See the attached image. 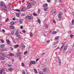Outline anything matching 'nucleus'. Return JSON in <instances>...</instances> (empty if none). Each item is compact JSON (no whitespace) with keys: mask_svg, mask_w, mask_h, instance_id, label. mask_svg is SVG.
<instances>
[{"mask_svg":"<svg viewBox=\"0 0 74 74\" xmlns=\"http://www.w3.org/2000/svg\"><path fill=\"white\" fill-rule=\"evenodd\" d=\"M37 62H36L34 61H31L30 62V64H36Z\"/></svg>","mask_w":74,"mask_h":74,"instance_id":"f257e3e1","label":"nucleus"},{"mask_svg":"<svg viewBox=\"0 0 74 74\" xmlns=\"http://www.w3.org/2000/svg\"><path fill=\"white\" fill-rule=\"evenodd\" d=\"M4 72V68H3L1 70H0V74H2Z\"/></svg>","mask_w":74,"mask_h":74,"instance_id":"f03ea898","label":"nucleus"},{"mask_svg":"<svg viewBox=\"0 0 74 74\" xmlns=\"http://www.w3.org/2000/svg\"><path fill=\"white\" fill-rule=\"evenodd\" d=\"M21 54V52H18L16 54V57H19V55H20Z\"/></svg>","mask_w":74,"mask_h":74,"instance_id":"7ed1b4c3","label":"nucleus"},{"mask_svg":"<svg viewBox=\"0 0 74 74\" xmlns=\"http://www.w3.org/2000/svg\"><path fill=\"white\" fill-rule=\"evenodd\" d=\"M25 18L28 19H30V20H31V19H32V17H31V16H26Z\"/></svg>","mask_w":74,"mask_h":74,"instance_id":"20e7f679","label":"nucleus"},{"mask_svg":"<svg viewBox=\"0 0 74 74\" xmlns=\"http://www.w3.org/2000/svg\"><path fill=\"white\" fill-rule=\"evenodd\" d=\"M10 29H15V27H14V26L12 25H11L10 26Z\"/></svg>","mask_w":74,"mask_h":74,"instance_id":"39448f33","label":"nucleus"},{"mask_svg":"<svg viewBox=\"0 0 74 74\" xmlns=\"http://www.w3.org/2000/svg\"><path fill=\"white\" fill-rule=\"evenodd\" d=\"M56 12V11L55 9H53L52 10V13L53 14H54Z\"/></svg>","mask_w":74,"mask_h":74,"instance_id":"423d86ee","label":"nucleus"},{"mask_svg":"<svg viewBox=\"0 0 74 74\" xmlns=\"http://www.w3.org/2000/svg\"><path fill=\"white\" fill-rule=\"evenodd\" d=\"M15 35H16L18 37H20V35H19V34H18V32H16L15 33Z\"/></svg>","mask_w":74,"mask_h":74,"instance_id":"0eeeda50","label":"nucleus"},{"mask_svg":"<svg viewBox=\"0 0 74 74\" xmlns=\"http://www.w3.org/2000/svg\"><path fill=\"white\" fill-rule=\"evenodd\" d=\"M32 7V5L31 4V3H29L28 5V6L27 7V8L28 9H29V8H30Z\"/></svg>","mask_w":74,"mask_h":74,"instance_id":"6e6552de","label":"nucleus"},{"mask_svg":"<svg viewBox=\"0 0 74 74\" xmlns=\"http://www.w3.org/2000/svg\"><path fill=\"white\" fill-rule=\"evenodd\" d=\"M67 47H68V46H67V45H66L64 48V51H66V50H67Z\"/></svg>","mask_w":74,"mask_h":74,"instance_id":"1a4fd4ad","label":"nucleus"},{"mask_svg":"<svg viewBox=\"0 0 74 74\" xmlns=\"http://www.w3.org/2000/svg\"><path fill=\"white\" fill-rule=\"evenodd\" d=\"M37 4V2H36V1H33L32 3V5L34 6L35 5H36Z\"/></svg>","mask_w":74,"mask_h":74,"instance_id":"9d476101","label":"nucleus"},{"mask_svg":"<svg viewBox=\"0 0 74 74\" xmlns=\"http://www.w3.org/2000/svg\"><path fill=\"white\" fill-rule=\"evenodd\" d=\"M58 17L59 19H60L59 21H61V20H60V19H62V16L61 15H59L58 14Z\"/></svg>","mask_w":74,"mask_h":74,"instance_id":"9b49d317","label":"nucleus"},{"mask_svg":"<svg viewBox=\"0 0 74 74\" xmlns=\"http://www.w3.org/2000/svg\"><path fill=\"white\" fill-rule=\"evenodd\" d=\"M25 10H26V8H23L21 9V11H22V12H24V11H25Z\"/></svg>","mask_w":74,"mask_h":74,"instance_id":"f8f14e48","label":"nucleus"},{"mask_svg":"<svg viewBox=\"0 0 74 74\" xmlns=\"http://www.w3.org/2000/svg\"><path fill=\"white\" fill-rule=\"evenodd\" d=\"M4 2H2V1L0 2V5H1L3 6V5H4Z\"/></svg>","mask_w":74,"mask_h":74,"instance_id":"ddd939ff","label":"nucleus"},{"mask_svg":"<svg viewBox=\"0 0 74 74\" xmlns=\"http://www.w3.org/2000/svg\"><path fill=\"white\" fill-rule=\"evenodd\" d=\"M43 7H46L48 6V4H44L42 5Z\"/></svg>","mask_w":74,"mask_h":74,"instance_id":"4468645a","label":"nucleus"},{"mask_svg":"<svg viewBox=\"0 0 74 74\" xmlns=\"http://www.w3.org/2000/svg\"><path fill=\"white\" fill-rule=\"evenodd\" d=\"M47 68H44L43 69V72H45V71H47Z\"/></svg>","mask_w":74,"mask_h":74,"instance_id":"2eb2a0df","label":"nucleus"},{"mask_svg":"<svg viewBox=\"0 0 74 74\" xmlns=\"http://www.w3.org/2000/svg\"><path fill=\"white\" fill-rule=\"evenodd\" d=\"M0 59H1V60H4L5 59V58H4V57L3 56H0Z\"/></svg>","mask_w":74,"mask_h":74,"instance_id":"dca6fc26","label":"nucleus"},{"mask_svg":"<svg viewBox=\"0 0 74 74\" xmlns=\"http://www.w3.org/2000/svg\"><path fill=\"white\" fill-rule=\"evenodd\" d=\"M19 45H14V48H18V47H19Z\"/></svg>","mask_w":74,"mask_h":74,"instance_id":"f3484780","label":"nucleus"},{"mask_svg":"<svg viewBox=\"0 0 74 74\" xmlns=\"http://www.w3.org/2000/svg\"><path fill=\"white\" fill-rule=\"evenodd\" d=\"M14 11H16L17 12H20L21 11V10L19 9L14 10Z\"/></svg>","mask_w":74,"mask_h":74,"instance_id":"a211bd4d","label":"nucleus"},{"mask_svg":"<svg viewBox=\"0 0 74 74\" xmlns=\"http://www.w3.org/2000/svg\"><path fill=\"white\" fill-rule=\"evenodd\" d=\"M9 55L10 56H14V54L13 53H10L9 54Z\"/></svg>","mask_w":74,"mask_h":74,"instance_id":"6ab92c4d","label":"nucleus"},{"mask_svg":"<svg viewBox=\"0 0 74 74\" xmlns=\"http://www.w3.org/2000/svg\"><path fill=\"white\" fill-rule=\"evenodd\" d=\"M62 14H62V12H60L58 13V15H62Z\"/></svg>","mask_w":74,"mask_h":74,"instance_id":"aec40b11","label":"nucleus"},{"mask_svg":"<svg viewBox=\"0 0 74 74\" xmlns=\"http://www.w3.org/2000/svg\"><path fill=\"white\" fill-rule=\"evenodd\" d=\"M29 35L31 37H33V33L31 32L30 34Z\"/></svg>","mask_w":74,"mask_h":74,"instance_id":"412c9836","label":"nucleus"},{"mask_svg":"<svg viewBox=\"0 0 74 74\" xmlns=\"http://www.w3.org/2000/svg\"><path fill=\"white\" fill-rule=\"evenodd\" d=\"M5 47V45L4 44H1V48H3V47Z\"/></svg>","mask_w":74,"mask_h":74,"instance_id":"4be33fe9","label":"nucleus"},{"mask_svg":"<svg viewBox=\"0 0 74 74\" xmlns=\"http://www.w3.org/2000/svg\"><path fill=\"white\" fill-rule=\"evenodd\" d=\"M21 48L23 49H24V48H25V45H21Z\"/></svg>","mask_w":74,"mask_h":74,"instance_id":"5701e85b","label":"nucleus"},{"mask_svg":"<svg viewBox=\"0 0 74 74\" xmlns=\"http://www.w3.org/2000/svg\"><path fill=\"white\" fill-rule=\"evenodd\" d=\"M19 22L20 23V24H22L23 23V21L22 20H19Z\"/></svg>","mask_w":74,"mask_h":74,"instance_id":"b1692460","label":"nucleus"},{"mask_svg":"<svg viewBox=\"0 0 74 74\" xmlns=\"http://www.w3.org/2000/svg\"><path fill=\"white\" fill-rule=\"evenodd\" d=\"M34 70L35 71V73H36V74L38 73V72H37V69H34Z\"/></svg>","mask_w":74,"mask_h":74,"instance_id":"393cba45","label":"nucleus"},{"mask_svg":"<svg viewBox=\"0 0 74 74\" xmlns=\"http://www.w3.org/2000/svg\"><path fill=\"white\" fill-rule=\"evenodd\" d=\"M8 70L9 71H11L12 70V68H10L8 69Z\"/></svg>","mask_w":74,"mask_h":74,"instance_id":"a878e982","label":"nucleus"},{"mask_svg":"<svg viewBox=\"0 0 74 74\" xmlns=\"http://www.w3.org/2000/svg\"><path fill=\"white\" fill-rule=\"evenodd\" d=\"M74 19H73L72 21V25H74Z\"/></svg>","mask_w":74,"mask_h":74,"instance_id":"bb28decb","label":"nucleus"},{"mask_svg":"<svg viewBox=\"0 0 74 74\" xmlns=\"http://www.w3.org/2000/svg\"><path fill=\"white\" fill-rule=\"evenodd\" d=\"M33 15H34V16H37L38 15L37 14H36L35 13H34Z\"/></svg>","mask_w":74,"mask_h":74,"instance_id":"cd10ccee","label":"nucleus"},{"mask_svg":"<svg viewBox=\"0 0 74 74\" xmlns=\"http://www.w3.org/2000/svg\"><path fill=\"white\" fill-rule=\"evenodd\" d=\"M56 32L54 31L52 33V34H53V35H54V34H56Z\"/></svg>","mask_w":74,"mask_h":74,"instance_id":"c85d7f7f","label":"nucleus"},{"mask_svg":"<svg viewBox=\"0 0 74 74\" xmlns=\"http://www.w3.org/2000/svg\"><path fill=\"white\" fill-rule=\"evenodd\" d=\"M19 15H20V14H19V13L16 14V16L17 17H19Z\"/></svg>","mask_w":74,"mask_h":74,"instance_id":"c756f323","label":"nucleus"},{"mask_svg":"<svg viewBox=\"0 0 74 74\" xmlns=\"http://www.w3.org/2000/svg\"><path fill=\"white\" fill-rule=\"evenodd\" d=\"M10 23H11V25H14V22L12 21Z\"/></svg>","mask_w":74,"mask_h":74,"instance_id":"7c9ffc66","label":"nucleus"},{"mask_svg":"<svg viewBox=\"0 0 74 74\" xmlns=\"http://www.w3.org/2000/svg\"><path fill=\"white\" fill-rule=\"evenodd\" d=\"M2 51H7V48H5V49H2Z\"/></svg>","mask_w":74,"mask_h":74,"instance_id":"2f4dec72","label":"nucleus"},{"mask_svg":"<svg viewBox=\"0 0 74 74\" xmlns=\"http://www.w3.org/2000/svg\"><path fill=\"white\" fill-rule=\"evenodd\" d=\"M38 23H40V24L41 23V21H40V20L39 19L38 20Z\"/></svg>","mask_w":74,"mask_h":74,"instance_id":"473e14b6","label":"nucleus"},{"mask_svg":"<svg viewBox=\"0 0 74 74\" xmlns=\"http://www.w3.org/2000/svg\"><path fill=\"white\" fill-rule=\"evenodd\" d=\"M8 20H9V19H8V18H7L5 21L6 22H8Z\"/></svg>","mask_w":74,"mask_h":74,"instance_id":"72a5a7b5","label":"nucleus"},{"mask_svg":"<svg viewBox=\"0 0 74 74\" xmlns=\"http://www.w3.org/2000/svg\"><path fill=\"white\" fill-rule=\"evenodd\" d=\"M8 67H11V64H8Z\"/></svg>","mask_w":74,"mask_h":74,"instance_id":"f704fd0d","label":"nucleus"},{"mask_svg":"<svg viewBox=\"0 0 74 74\" xmlns=\"http://www.w3.org/2000/svg\"><path fill=\"white\" fill-rule=\"evenodd\" d=\"M58 62L59 63V64L60 66H61V65L62 64L61 61H59V62Z\"/></svg>","mask_w":74,"mask_h":74,"instance_id":"c9c22d12","label":"nucleus"},{"mask_svg":"<svg viewBox=\"0 0 74 74\" xmlns=\"http://www.w3.org/2000/svg\"><path fill=\"white\" fill-rule=\"evenodd\" d=\"M27 53V51H26L24 53V55H26V54Z\"/></svg>","mask_w":74,"mask_h":74,"instance_id":"e433bc0d","label":"nucleus"},{"mask_svg":"<svg viewBox=\"0 0 74 74\" xmlns=\"http://www.w3.org/2000/svg\"><path fill=\"white\" fill-rule=\"evenodd\" d=\"M21 64H22V66L24 67V66H25V65H24V63H23V62H22Z\"/></svg>","mask_w":74,"mask_h":74,"instance_id":"4c0bfd02","label":"nucleus"},{"mask_svg":"<svg viewBox=\"0 0 74 74\" xmlns=\"http://www.w3.org/2000/svg\"><path fill=\"white\" fill-rule=\"evenodd\" d=\"M1 42H2V43H4V40H1Z\"/></svg>","mask_w":74,"mask_h":74,"instance_id":"58836bf2","label":"nucleus"},{"mask_svg":"<svg viewBox=\"0 0 74 74\" xmlns=\"http://www.w3.org/2000/svg\"><path fill=\"white\" fill-rule=\"evenodd\" d=\"M53 23H54L55 24H56V22L54 20H53Z\"/></svg>","mask_w":74,"mask_h":74,"instance_id":"ea45409f","label":"nucleus"},{"mask_svg":"<svg viewBox=\"0 0 74 74\" xmlns=\"http://www.w3.org/2000/svg\"><path fill=\"white\" fill-rule=\"evenodd\" d=\"M7 42H8V43H9V44H10V40H9L8 39L7 40Z\"/></svg>","mask_w":74,"mask_h":74,"instance_id":"a19ab883","label":"nucleus"},{"mask_svg":"<svg viewBox=\"0 0 74 74\" xmlns=\"http://www.w3.org/2000/svg\"><path fill=\"white\" fill-rule=\"evenodd\" d=\"M73 36H74V35H71L70 37L71 38H73Z\"/></svg>","mask_w":74,"mask_h":74,"instance_id":"79ce46f5","label":"nucleus"},{"mask_svg":"<svg viewBox=\"0 0 74 74\" xmlns=\"http://www.w3.org/2000/svg\"><path fill=\"white\" fill-rule=\"evenodd\" d=\"M44 10V11H47V8H45Z\"/></svg>","mask_w":74,"mask_h":74,"instance_id":"37998d69","label":"nucleus"},{"mask_svg":"<svg viewBox=\"0 0 74 74\" xmlns=\"http://www.w3.org/2000/svg\"><path fill=\"white\" fill-rule=\"evenodd\" d=\"M22 58L21 57V56H20L19 58V59L20 60H21L22 59Z\"/></svg>","mask_w":74,"mask_h":74,"instance_id":"c03bdc74","label":"nucleus"},{"mask_svg":"<svg viewBox=\"0 0 74 74\" xmlns=\"http://www.w3.org/2000/svg\"><path fill=\"white\" fill-rule=\"evenodd\" d=\"M58 62H61V59H60V58L58 59Z\"/></svg>","mask_w":74,"mask_h":74,"instance_id":"a18cd8bd","label":"nucleus"},{"mask_svg":"<svg viewBox=\"0 0 74 74\" xmlns=\"http://www.w3.org/2000/svg\"><path fill=\"white\" fill-rule=\"evenodd\" d=\"M47 1L48 3H49L51 1V0H47Z\"/></svg>","mask_w":74,"mask_h":74,"instance_id":"49530a36","label":"nucleus"},{"mask_svg":"<svg viewBox=\"0 0 74 74\" xmlns=\"http://www.w3.org/2000/svg\"><path fill=\"white\" fill-rule=\"evenodd\" d=\"M58 38H59V37H57V38H55V39L56 40H58Z\"/></svg>","mask_w":74,"mask_h":74,"instance_id":"de8ad7c7","label":"nucleus"},{"mask_svg":"<svg viewBox=\"0 0 74 74\" xmlns=\"http://www.w3.org/2000/svg\"><path fill=\"white\" fill-rule=\"evenodd\" d=\"M10 49H11V50H12V51H13V49H13V48H12V47H10Z\"/></svg>","mask_w":74,"mask_h":74,"instance_id":"09e8293b","label":"nucleus"},{"mask_svg":"<svg viewBox=\"0 0 74 74\" xmlns=\"http://www.w3.org/2000/svg\"><path fill=\"white\" fill-rule=\"evenodd\" d=\"M57 1H58V0H55V3H57Z\"/></svg>","mask_w":74,"mask_h":74,"instance_id":"8fccbe9b","label":"nucleus"},{"mask_svg":"<svg viewBox=\"0 0 74 74\" xmlns=\"http://www.w3.org/2000/svg\"><path fill=\"white\" fill-rule=\"evenodd\" d=\"M45 26L46 27H47V28L48 27V25H45Z\"/></svg>","mask_w":74,"mask_h":74,"instance_id":"3c124183","label":"nucleus"},{"mask_svg":"<svg viewBox=\"0 0 74 74\" xmlns=\"http://www.w3.org/2000/svg\"><path fill=\"white\" fill-rule=\"evenodd\" d=\"M23 33H26V31L25 30H23Z\"/></svg>","mask_w":74,"mask_h":74,"instance_id":"603ef678","label":"nucleus"},{"mask_svg":"<svg viewBox=\"0 0 74 74\" xmlns=\"http://www.w3.org/2000/svg\"><path fill=\"white\" fill-rule=\"evenodd\" d=\"M20 27H21V29H23V27L22 26H21Z\"/></svg>","mask_w":74,"mask_h":74,"instance_id":"864d4df0","label":"nucleus"},{"mask_svg":"<svg viewBox=\"0 0 74 74\" xmlns=\"http://www.w3.org/2000/svg\"><path fill=\"white\" fill-rule=\"evenodd\" d=\"M45 53H43L41 54L42 56V55H45Z\"/></svg>","mask_w":74,"mask_h":74,"instance_id":"5fc2aeb1","label":"nucleus"},{"mask_svg":"<svg viewBox=\"0 0 74 74\" xmlns=\"http://www.w3.org/2000/svg\"><path fill=\"white\" fill-rule=\"evenodd\" d=\"M58 2H59V3H62V1L60 0L58 1Z\"/></svg>","mask_w":74,"mask_h":74,"instance_id":"6e6d98bb","label":"nucleus"},{"mask_svg":"<svg viewBox=\"0 0 74 74\" xmlns=\"http://www.w3.org/2000/svg\"><path fill=\"white\" fill-rule=\"evenodd\" d=\"M39 74H43L44 73H41V72H39Z\"/></svg>","mask_w":74,"mask_h":74,"instance_id":"4d7b16f0","label":"nucleus"},{"mask_svg":"<svg viewBox=\"0 0 74 74\" xmlns=\"http://www.w3.org/2000/svg\"><path fill=\"white\" fill-rule=\"evenodd\" d=\"M36 62H37V61H38V59H37L36 60Z\"/></svg>","mask_w":74,"mask_h":74,"instance_id":"13d9d810","label":"nucleus"},{"mask_svg":"<svg viewBox=\"0 0 74 74\" xmlns=\"http://www.w3.org/2000/svg\"><path fill=\"white\" fill-rule=\"evenodd\" d=\"M23 74H26V73L25 72V71H24L23 72Z\"/></svg>","mask_w":74,"mask_h":74,"instance_id":"bf43d9fd","label":"nucleus"},{"mask_svg":"<svg viewBox=\"0 0 74 74\" xmlns=\"http://www.w3.org/2000/svg\"><path fill=\"white\" fill-rule=\"evenodd\" d=\"M17 41H19V39H18V38H17Z\"/></svg>","mask_w":74,"mask_h":74,"instance_id":"052dcab7","label":"nucleus"},{"mask_svg":"<svg viewBox=\"0 0 74 74\" xmlns=\"http://www.w3.org/2000/svg\"><path fill=\"white\" fill-rule=\"evenodd\" d=\"M2 31L3 32H5V30L4 29H2Z\"/></svg>","mask_w":74,"mask_h":74,"instance_id":"680f3d73","label":"nucleus"},{"mask_svg":"<svg viewBox=\"0 0 74 74\" xmlns=\"http://www.w3.org/2000/svg\"><path fill=\"white\" fill-rule=\"evenodd\" d=\"M3 6H4V7L5 8H6V6L5 5H3Z\"/></svg>","mask_w":74,"mask_h":74,"instance_id":"e2e57ef3","label":"nucleus"},{"mask_svg":"<svg viewBox=\"0 0 74 74\" xmlns=\"http://www.w3.org/2000/svg\"><path fill=\"white\" fill-rule=\"evenodd\" d=\"M52 30H50L49 31V32L50 33H51V32H52Z\"/></svg>","mask_w":74,"mask_h":74,"instance_id":"0e129e2a","label":"nucleus"},{"mask_svg":"<svg viewBox=\"0 0 74 74\" xmlns=\"http://www.w3.org/2000/svg\"><path fill=\"white\" fill-rule=\"evenodd\" d=\"M13 21H15V18H13Z\"/></svg>","mask_w":74,"mask_h":74,"instance_id":"69168bd1","label":"nucleus"},{"mask_svg":"<svg viewBox=\"0 0 74 74\" xmlns=\"http://www.w3.org/2000/svg\"><path fill=\"white\" fill-rule=\"evenodd\" d=\"M47 43H48V42H49V41H47Z\"/></svg>","mask_w":74,"mask_h":74,"instance_id":"338daca9","label":"nucleus"},{"mask_svg":"<svg viewBox=\"0 0 74 74\" xmlns=\"http://www.w3.org/2000/svg\"><path fill=\"white\" fill-rule=\"evenodd\" d=\"M3 74H6V73H5V72L3 73Z\"/></svg>","mask_w":74,"mask_h":74,"instance_id":"774afa93","label":"nucleus"}]
</instances>
